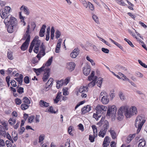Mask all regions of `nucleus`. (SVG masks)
Instances as JSON below:
<instances>
[{"mask_svg":"<svg viewBox=\"0 0 147 147\" xmlns=\"http://www.w3.org/2000/svg\"><path fill=\"white\" fill-rule=\"evenodd\" d=\"M88 6L89 7V9L92 10L93 11L94 9V6L91 3H90L89 2H88Z\"/></svg>","mask_w":147,"mask_h":147,"instance_id":"09e8293b","label":"nucleus"},{"mask_svg":"<svg viewBox=\"0 0 147 147\" xmlns=\"http://www.w3.org/2000/svg\"><path fill=\"white\" fill-rule=\"evenodd\" d=\"M124 40L127 42L128 44L130 45L131 47H134V45L132 44V43L127 38H125L124 39Z\"/></svg>","mask_w":147,"mask_h":147,"instance_id":"864d4df0","label":"nucleus"},{"mask_svg":"<svg viewBox=\"0 0 147 147\" xmlns=\"http://www.w3.org/2000/svg\"><path fill=\"white\" fill-rule=\"evenodd\" d=\"M1 123L2 125L4 127V129L6 130L8 129V127H7V123L5 121H2L0 122Z\"/></svg>","mask_w":147,"mask_h":147,"instance_id":"473e14b6","label":"nucleus"},{"mask_svg":"<svg viewBox=\"0 0 147 147\" xmlns=\"http://www.w3.org/2000/svg\"><path fill=\"white\" fill-rule=\"evenodd\" d=\"M49 112H50L51 113H56L57 112V111H55L53 110V107H52V106H50L49 108Z\"/></svg>","mask_w":147,"mask_h":147,"instance_id":"603ef678","label":"nucleus"},{"mask_svg":"<svg viewBox=\"0 0 147 147\" xmlns=\"http://www.w3.org/2000/svg\"><path fill=\"white\" fill-rule=\"evenodd\" d=\"M81 2L83 4L84 6L86 8H87L88 7V3L85 0H81Z\"/></svg>","mask_w":147,"mask_h":147,"instance_id":"bf43d9fd","label":"nucleus"},{"mask_svg":"<svg viewBox=\"0 0 147 147\" xmlns=\"http://www.w3.org/2000/svg\"><path fill=\"white\" fill-rule=\"evenodd\" d=\"M86 59L87 60L90 61L91 63V64L92 65H95V63L94 61L91 59L88 56H87L86 57Z\"/></svg>","mask_w":147,"mask_h":147,"instance_id":"a18cd8bd","label":"nucleus"},{"mask_svg":"<svg viewBox=\"0 0 147 147\" xmlns=\"http://www.w3.org/2000/svg\"><path fill=\"white\" fill-rule=\"evenodd\" d=\"M138 61L140 65H141L142 66L145 68H147V65H146L145 63H142L140 60H138Z\"/></svg>","mask_w":147,"mask_h":147,"instance_id":"4d7b16f0","label":"nucleus"},{"mask_svg":"<svg viewBox=\"0 0 147 147\" xmlns=\"http://www.w3.org/2000/svg\"><path fill=\"white\" fill-rule=\"evenodd\" d=\"M116 107L115 105H112L108 109L107 115L109 116L111 114L112 116H114L116 114Z\"/></svg>","mask_w":147,"mask_h":147,"instance_id":"0eeeda50","label":"nucleus"},{"mask_svg":"<svg viewBox=\"0 0 147 147\" xmlns=\"http://www.w3.org/2000/svg\"><path fill=\"white\" fill-rule=\"evenodd\" d=\"M55 37L57 39H58L60 37L61 35V33L58 30H57L55 32Z\"/></svg>","mask_w":147,"mask_h":147,"instance_id":"37998d69","label":"nucleus"},{"mask_svg":"<svg viewBox=\"0 0 147 147\" xmlns=\"http://www.w3.org/2000/svg\"><path fill=\"white\" fill-rule=\"evenodd\" d=\"M15 102L16 104L17 105H20L22 103V101L20 99L17 98L15 99Z\"/></svg>","mask_w":147,"mask_h":147,"instance_id":"3c124183","label":"nucleus"},{"mask_svg":"<svg viewBox=\"0 0 147 147\" xmlns=\"http://www.w3.org/2000/svg\"><path fill=\"white\" fill-rule=\"evenodd\" d=\"M88 90V87L87 86H82L80 88L79 91L80 93H83L87 92Z\"/></svg>","mask_w":147,"mask_h":147,"instance_id":"f3484780","label":"nucleus"},{"mask_svg":"<svg viewBox=\"0 0 147 147\" xmlns=\"http://www.w3.org/2000/svg\"><path fill=\"white\" fill-rule=\"evenodd\" d=\"M29 38L26 40L25 42L22 45L21 49L22 51H25L27 48L29 44Z\"/></svg>","mask_w":147,"mask_h":147,"instance_id":"9d476101","label":"nucleus"},{"mask_svg":"<svg viewBox=\"0 0 147 147\" xmlns=\"http://www.w3.org/2000/svg\"><path fill=\"white\" fill-rule=\"evenodd\" d=\"M39 104L40 107H46L49 106V103L45 102L43 100H41L39 102Z\"/></svg>","mask_w":147,"mask_h":147,"instance_id":"dca6fc26","label":"nucleus"},{"mask_svg":"<svg viewBox=\"0 0 147 147\" xmlns=\"http://www.w3.org/2000/svg\"><path fill=\"white\" fill-rule=\"evenodd\" d=\"M60 47L61 45L59 44H57L55 49V52L56 53H59V50L60 49Z\"/></svg>","mask_w":147,"mask_h":147,"instance_id":"6e6d98bb","label":"nucleus"},{"mask_svg":"<svg viewBox=\"0 0 147 147\" xmlns=\"http://www.w3.org/2000/svg\"><path fill=\"white\" fill-rule=\"evenodd\" d=\"M130 110L131 112V113L132 115H136L137 114V111L136 107L135 106H132L130 109Z\"/></svg>","mask_w":147,"mask_h":147,"instance_id":"4be33fe9","label":"nucleus"},{"mask_svg":"<svg viewBox=\"0 0 147 147\" xmlns=\"http://www.w3.org/2000/svg\"><path fill=\"white\" fill-rule=\"evenodd\" d=\"M29 106L28 104L23 103L21 105V108L22 110H26L28 109Z\"/></svg>","mask_w":147,"mask_h":147,"instance_id":"2f4dec72","label":"nucleus"},{"mask_svg":"<svg viewBox=\"0 0 147 147\" xmlns=\"http://www.w3.org/2000/svg\"><path fill=\"white\" fill-rule=\"evenodd\" d=\"M11 8L10 7L8 6H7L5 7L4 9H2V10L4 11L6 13H7V14H10L9 12H10Z\"/></svg>","mask_w":147,"mask_h":147,"instance_id":"e433bc0d","label":"nucleus"},{"mask_svg":"<svg viewBox=\"0 0 147 147\" xmlns=\"http://www.w3.org/2000/svg\"><path fill=\"white\" fill-rule=\"evenodd\" d=\"M123 113L125 116L127 118H129L132 116L131 112L130 109H128L127 106H123L121 107Z\"/></svg>","mask_w":147,"mask_h":147,"instance_id":"423d86ee","label":"nucleus"},{"mask_svg":"<svg viewBox=\"0 0 147 147\" xmlns=\"http://www.w3.org/2000/svg\"><path fill=\"white\" fill-rule=\"evenodd\" d=\"M35 117L34 115H32L29 117L28 119L29 122L31 123L33 121V120L34 119Z\"/></svg>","mask_w":147,"mask_h":147,"instance_id":"13d9d810","label":"nucleus"},{"mask_svg":"<svg viewBox=\"0 0 147 147\" xmlns=\"http://www.w3.org/2000/svg\"><path fill=\"white\" fill-rule=\"evenodd\" d=\"M92 128L93 130V136L96 137L97 136V127L95 125H93L92 126Z\"/></svg>","mask_w":147,"mask_h":147,"instance_id":"393cba45","label":"nucleus"},{"mask_svg":"<svg viewBox=\"0 0 147 147\" xmlns=\"http://www.w3.org/2000/svg\"><path fill=\"white\" fill-rule=\"evenodd\" d=\"M0 16L1 17L2 19H4L5 18H8V16L9 15H11L10 14H7V13H6L3 11L2 10L1 12Z\"/></svg>","mask_w":147,"mask_h":147,"instance_id":"6ab92c4d","label":"nucleus"},{"mask_svg":"<svg viewBox=\"0 0 147 147\" xmlns=\"http://www.w3.org/2000/svg\"><path fill=\"white\" fill-rule=\"evenodd\" d=\"M45 54V52H42L41 51H40L38 53L36 56V57L38 58V60L39 61L41 58L43 56H44Z\"/></svg>","mask_w":147,"mask_h":147,"instance_id":"5701e85b","label":"nucleus"},{"mask_svg":"<svg viewBox=\"0 0 147 147\" xmlns=\"http://www.w3.org/2000/svg\"><path fill=\"white\" fill-rule=\"evenodd\" d=\"M8 18H5L4 21L5 25L10 24L16 26L17 23L16 19L13 17H12L11 15H9Z\"/></svg>","mask_w":147,"mask_h":147,"instance_id":"20e7f679","label":"nucleus"},{"mask_svg":"<svg viewBox=\"0 0 147 147\" xmlns=\"http://www.w3.org/2000/svg\"><path fill=\"white\" fill-rule=\"evenodd\" d=\"M91 109L90 106V105H87L86 107H84L82 109V114H85L88 112Z\"/></svg>","mask_w":147,"mask_h":147,"instance_id":"f8f14e48","label":"nucleus"},{"mask_svg":"<svg viewBox=\"0 0 147 147\" xmlns=\"http://www.w3.org/2000/svg\"><path fill=\"white\" fill-rule=\"evenodd\" d=\"M39 60H37L36 57H34L33 58L32 61V64H34V65H36L38 62Z\"/></svg>","mask_w":147,"mask_h":147,"instance_id":"79ce46f5","label":"nucleus"},{"mask_svg":"<svg viewBox=\"0 0 147 147\" xmlns=\"http://www.w3.org/2000/svg\"><path fill=\"white\" fill-rule=\"evenodd\" d=\"M22 100L24 102L26 103V104H28L30 103V100L26 96L24 97Z\"/></svg>","mask_w":147,"mask_h":147,"instance_id":"c9c22d12","label":"nucleus"},{"mask_svg":"<svg viewBox=\"0 0 147 147\" xmlns=\"http://www.w3.org/2000/svg\"><path fill=\"white\" fill-rule=\"evenodd\" d=\"M45 138V136L44 134H42L40 135L39 137V143L41 142V143H42V142H43V140H44Z\"/></svg>","mask_w":147,"mask_h":147,"instance_id":"58836bf2","label":"nucleus"},{"mask_svg":"<svg viewBox=\"0 0 147 147\" xmlns=\"http://www.w3.org/2000/svg\"><path fill=\"white\" fill-rule=\"evenodd\" d=\"M108 94L105 91H103L100 93V96H99V99H100L102 98V97H103L104 96H107Z\"/></svg>","mask_w":147,"mask_h":147,"instance_id":"a19ab883","label":"nucleus"},{"mask_svg":"<svg viewBox=\"0 0 147 147\" xmlns=\"http://www.w3.org/2000/svg\"><path fill=\"white\" fill-rule=\"evenodd\" d=\"M53 79L52 78H50L48 82L46 84V86H49L51 85H52L53 84Z\"/></svg>","mask_w":147,"mask_h":147,"instance_id":"4c0bfd02","label":"nucleus"},{"mask_svg":"<svg viewBox=\"0 0 147 147\" xmlns=\"http://www.w3.org/2000/svg\"><path fill=\"white\" fill-rule=\"evenodd\" d=\"M44 71L45 73L43 76L42 79L43 81L46 82L50 75V69L48 67L46 68L45 69Z\"/></svg>","mask_w":147,"mask_h":147,"instance_id":"6e6552de","label":"nucleus"},{"mask_svg":"<svg viewBox=\"0 0 147 147\" xmlns=\"http://www.w3.org/2000/svg\"><path fill=\"white\" fill-rule=\"evenodd\" d=\"M53 59V57H51L50 58L48 59L45 64V65L44 64H43L41 68L38 69L33 68V71L38 76L40 75V73L45 68V66L48 67L51 65Z\"/></svg>","mask_w":147,"mask_h":147,"instance_id":"7ed1b4c3","label":"nucleus"},{"mask_svg":"<svg viewBox=\"0 0 147 147\" xmlns=\"http://www.w3.org/2000/svg\"><path fill=\"white\" fill-rule=\"evenodd\" d=\"M104 118L102 117L100 121L97 123V125L100 126L102 124H103V123L104 121Z\"/></svg>","mask_w":147,"mask_h":147,"instance_id":"69168bd1","label":"nucleus"},{"mask_svg":"<svg viewBox=\"0 0 147 147\" xmlns=\"http://www.w3.org/2000/svg\"><path fill=\"white\" fill-rule=\"evenodd\" d=\"M109 132L110 133L112 138L113 139H115L117 137V135L115 132L113 130H111L109 131Z\"/></svg>","mask_w":147,"mask_h":147,"instance_id":"c85d7f7f","label":"nucleus"},{"mask_svg":"<svg viewBox=\"0 0 147 147\" xmlns=\"http://www.w3.org/2000/svg\"><path fill=\"white\" fill-rule=\"evenodd\" d=\"M24 80L25 83L26 84H28L30 82L29 78L28 76H26L24 78Z\"/></svg>","mask_w":147,"mask_h":147,"instance_id":"de8ad7c7","label":"nucleus"},{"mask_svg":"<svg viewBox=\"0 0 147 147\" xmlns=\"http://www.w3.org/2000/svg\"><path fill=\"white\" fill-rule=\"evenodd\" d=\"M5 143L7 147H11L12 146V144L8 140H6Z\"/></svg>","mask_w":147,"mask_h":147,"instance_id":"774afa93","label":"nucleus"},{"mask_svg":"<svg viewBox=\"0 0 147 147\" xmlns=\"http://www.w3.org/2000/svg\"><path fill=\"white\" fill-rule=\"evenodd\" d=\"M7 57L10 60L13 59V57L12 55V53L11 51H8L7 53Z\"/></svg>","mask_w":147,"mask_h":147,"instance_id":"7c9ffc66","label":"nucleus"},{"mask_svg":"<svg viewBox=\"0 0 147 147\" xmlns=\"http://www.w3.org/2000/svg\"><path fill=\"white\" fill-rule=\"evenodd\" d=\"M20 9L21 10H24V13L26 15H28L29 13V12L28 11V9L27 7L24 6L23 5H22L21 6V7L20 8Z\"/></svg>","mask_w":147,"mask_h":147,"instance_id":"b1692460","label":"nucleus"},{"mask_svg":"<svg viewBox=\"0 0 147 147\" xmlns=\"http://www.w3.org/2000/svg\"><path fill=\"white\" fill-rule=\"evenodd\" d=\"M40 51H41L44 52H45V47L44 46L43 43H42L41 44L40 46Z\"/></svg>","mask_w":147,"mask_h":147,"instance_id":"5fc2aeb1","label":"nucleus"},{"mask_svg":"<svg viewBox=\"0 0 147 147\" xmlns=\"http://www.w3.org/2000/svg\"><path fill=\"white\" fill-rule=\"evenodd\" d=\"M146 121L144 117L138 116L136 117L135 121V126L138 128L137 133L138 134L140 131L142 127Z\"/></svg>","mask_w":147,"mask_h":147,"instance_id":"f03ea898","label":"nucleus"},{"mask_svg":"<svg viewBox=\"0 0 147 147\" xmlns=\"http://www.w3.org/2000/svg\"><path fill=\"white\" fill-rule=\"evenodd\" d=\"M106 132L107 131H104L103 129H101L100 131L98 133V136L100 137L104 138L106 134Z\"/></svg>","mask_w":147,"mask_h":147,"instance_id":"a878e982","label":"nucleus"},{"mask_svg":"<svg viewBox=\"0 0 147 147\" xmlns=\"http://www.w3.org/2000/svg\"><path fill=\"white\" fill-rule=\"evenodd\" d=\"M17 88H18L17 90V92L19 94H22V93L24 92V88L21 87H19L18 86Z\"/></svg>","mask_w":147,"mask_h":147,"instance_id":"49530a36","label":"nucleus"},{"mask_svg":"<svg viewBox=\"0 0 147 147\" xmlns=\"http://www.w3.org/2000/svg\"><path fill=\"white\" fill-rule=\"evenodd\" d=\"M103 125L101 129H103L104 131L105 130L106 131H107V129L109 127V125L108 121L106 120H105L103 123Z\"/></svg>","mask_w":147,"mask_h":147,"instance_id":"4468645a","label":"nucleus"},{"mask_svg":"<svg viewBox=\"0 0 147 147\" xmlns=\"http://www.w3.org/2000/svg\"><path fill=\"white\" fill-rule=\"evenodd\" d=\"M92 18L95 22L96 23H98V18L97 16L95 15H93L92 16Z\"/></svg>","mask_w":147,"mask_h":147,"instance_id":"0e129e2a","label":"nucleus"},{"mask_svg":"<svg viewBox=\"0 0 147 147\" xmlns=\"http://www.w3.org/2000/svg\"><path fill=\"white\" fill-rule=\"evenodd\" d=\"M23 76L22 74L20 75L19 77L16 78L15 79L18 82V83L20 85H22V82L23 81Z\"/></svg>","mask_w":147,"mask_h":147,"instance_id":"412c9836","label":"nucleus"},{"mask_svg":"<svg viewBox=\"0 0 147 147\" xmlns=\"http://www.w3.org/2000/svg\"><path fill=\"white\" fill-rule=\"evenodd\" d=\"M98 80L96 82L98 86L100 87L102 83V78L100 77L97 79Z\"/></svg>","mask_w":147,"mask_h":147,"instance_id":"72a5a7b5","label":"nucleus"},{"mask_svg":"<svg viewBox=\"0 0 147 147\" xmlns=\"http://www.w3.org/2000/svg\"><path fill=\"white\" fill-rule=\"evenodd\" d=\"M91 69L89 67L87 66L84 68L83 71V73L85 76H88L90 72Z\"/></svg>","mask_w":147,"mask_h":147,"instance_id":"2eb2a0df","label":"nucleus"},{"mask_svg":"<svg viewBox=\"0 0 147 147\" xmlns=\"http://www.w3.org/2000/svg\"><path fill=\"white\" fill-rule=\"evenodd\" d=\"M9 123L11 125H14L16 123V120L14 118H10L9 120Z\"/></svg>","mask_w":147,"mask_h":147,"instance_id":"f704fd0d","label":"nucleus"},{"mask_svg":"<svg viewBox=\"0 0 147 147\" xmlns=\"http://www.w3.org/2000/svg\"><path fill=\"white\" fill-rule=\"evenodd\" d=\"M29 38V42L30 41V35L29 34V33H27L26 32L25 34L24 35L22 39L23 40H25L26 39L27 40L28 38Z\"/></svg>","mask_w":147,"mask_h":147,"instance_id":"c756f323","label":"nucleus"},{"mask_svg":"<svg viewBox=\"0 0 147 147\" xmlns=\"http://www.w3.org/2000/svg\"><path fill=\"white\" fill-rule=\"evenodd\" d=\"M34 44L35 43H33V42H31L30 43L29 49V52L30 53H31L32 52L33 48L34 46Z\"/></svg>","mask_w":147,"mask_h":147,"instance_id":"8fccbe9b","label":"nucleus"},{"mask_svg":"<svg viewBox=\"0 0 147 147\" xmlns=\"http://www.w3.org/2000/svg\"><path fill=\"white\" fill-rule=\"evenodd\" d=\"M7 27V30L8 32L11 33L13 31V28L15 27L13 25L8 24V25H6Z\"/></svg>","mask_w":147,"mask_h":147,"instance_id":"a211bd4d","label":"nucleus"},{"mask_svg":"<svg viewBox=\"0 0 147 147\" xmlns=\"http://www.w3.org/2000/svg\"><path fill=\"white\" fill-rule=\"evenodd\" d=\"M123 113H124L121 107L118 110L117 116V119L119 121H121L123 119L124 117Z\"/></svg>","mask_w":147,"mask_h":147,"instance_id":"1a4fd4ad","label":"nucleus"},{"mask_svg":"<svg viewBox=\"0 0 147 147\" xmlns=\"http://www.w3.org/2000/svg\"><path fill=\"white\" fill-rule=\"evenodd\" d=\"M10 83L11 86L13 87H16L17 86V85L16 84V81L14 80H11Z\"/></svg>","mask_w":147,"mask_h":147,"instance_id":"680f3d73","label":"nucleus"},{"mask_svg":"<svg viewBox=\"0 0 147 147\" xmlns=\"http://www.w3.org/2000/svg\"><path fill=\"white\" fill-rule=\"evenodd\" d=\"M109 142H106V141H104L102 145L103 147H107L109 144Z\"/></svg>","mask_w":147,"mask_h":147,"instance_id":"338daca9","label":"nucleus"},{"mask_svg":"<svg viewBox=\"0 0 147 147\" xmlns=\"http://www.w3.org/2000/svg\"><path fill=\"white\" fill-rule=\"evenodd\" d=\"M46 28V26L45 25H43L41 28L40 32H42V33H45Z\"/></svg>","mask_w":147,"mask_h":147,"instance_id":"e2e57ef3","label":"nucleus"},{"mask_svg":"<svg viewBox=\"0 0 147 147\" xmlns=\"http://www.w3.org/2000/svg\"><path fill=\"white\" fill-rule=\"evenodd\" d=\"M108 95L104 96L101 98V101L104 104H106L108 103L109 101V100L108 98Z\"/></svg>","mask_w":147,"mask_h":147,"instance_id":"aec40b11","label":"nucleus"},{"mask_svg":"<svg viewBox=\"0 0 147 147\" xmlns=\"http://www.w3.org/2000/svg\"><path fill=\"white\" fill-rule=\"evenodd\" d=\"M94 72L92 71L90 75L88 77V80L89 81L92 80V81L88 84V87L89 88H92L95 85L96 81L97 80V77L96 76H94Z\"/></svg>","mask_w":147,"mask_h":147,"instance_id":"39448f33","label":"nucleus"},{"mask_svg":"<svg viewBox=\"0 0 147 147\" xmlns=\"http://www.w3.org/2000/svg\"><path fill=\"white\" fill-rule=\"evenodd\" d=\"M107 107L106 106L101 105H98L96 108V113H94L93 117L96 120H98L99 118H100L102 114H103L104 112L107 110Z\"/></svg>","mask_w":147,"mask_h":147,"instance_id":"f257e3e1","label":"nucleus"},{"mask_svg":"<svg viewBox=\"0 0 147 147\" xmlns=\"http://www.w3.org/2000/svg\"><path fill=\"white\" fill-rule=\"evenodd\" d=\"M79 53V50L78 49H75L70 54L71 57L74 58L76 57Z\"/></svg>","mask_w":147,"mask_h":147,"instance_id":"ddd939ff","label":"nucleus"},{"mask_svg":"<svg viewBox=\"0 0 147 147\" xmlns=\"http://www.w3.org/2000/svg\"><path fill=\"white\" fill-rule=\"evenodd\" d=\"M96 137H95L93 136V137L92 135H89V140L90 142H93L94 141V139Z\"/></svg>","mask_w":147,"mask_h":147,"instance_id":"052dcab7","label":"nucleus"},{"mask_svg":"<svg viewBox=\"0 0 147 147\" xmlns=\"http://www.w3.org/2000/svg\"><path fill=\"white\" fill-rule=\"evenodd\" d=\"M140 142L138 145V147H144L146 144L145 140H142V139L139 140Z\"/></svg>","mask_w":147,"mask_h":147,"instance_id":"cd10ccee","label":"nucleus"},{"mask_svg":"<svg viewBox=\"0 0 147 147\" xmlns=\"http://www.w3.org/2000/svg\"><path fill=\"white\" fill-rule=\"evenodd\" d=\"M12 136L13 138L15 141H16L18 139L17 134L16 132H14L12 133Z\"/></svg>","mask_w":147,"mask_h":147,"instance_id":"ea45409f","label":"nucleus"},{"mask_svg":"<svg viewBox=\"0 0 147 147\" xmlns=\"http://www.w3.org/2000/svg\"><path fill=\"white\" fill-rule=\"evenodd\" d=\"M75 66V64L74 63L71 62L67 64L66 67L69 71H71L74 69Z\"/></svg>","mask_w":147,"mask_h":147,"instance_id":"9b49d317","label":"nucleus"},{"mask_svg":"<svg viewBox=\"0 0 147 147\" xmlns=\"http://www.w3.org/2000/svg\"><path fill=\"white\" fill-rule=\"evenodd\" d=\"M117 3L119 5L122 6H125L126 4L122 0H116Z\"/></svg>","mask_w":147,"mask_h":147,"instance_id":"c03bdc74","label":"nucleus"},{"mask_svg":"<svg viewBox=\"0 0 147 147\" xmlns=\"http://www.w3.org/2000/svg\"><path fill=\"white\" fill-rule=\"evenodd\" d=\"M61 95V92L58 93L55 99L54 100V101L55 103H57L59 101L60 99V96Z\"/></svg>","mask_w":147,"mask_h":147,"instance_id":"bb28decb","label":"nucleus"}]
</instances>
